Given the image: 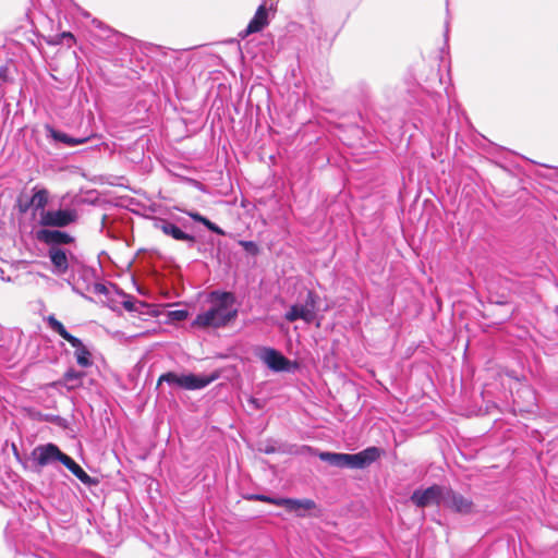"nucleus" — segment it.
<instances>
[{
    "instance_id": "f257e3e1",
    "label": "nucleus",
    "mask_w": 558,
    "mask_h": 558,
    "mask_svg": "<svg viewBox=\"0 0 558 558\" xmlns=\"http://www.w3.org/2000/svg\"><path fill=\"white\" fill-rule=\"evenodd\" d=\"M210 307L199 313L192 323L197 328H220L228 325L238 315L235 298L231 292L213 291L209 295Z\"/></svg>"
},
{
    "instance_id": "f03ea898",
    "label": "nucleus",
    "mask_w": 558,
    "mask_h": 558,
    "mask_svg": "<svg viewBox=\"0 0 558 558\" xmlns=\"http://www.w3.org/2000/svg\"><path fill=\"white\" fill-rule=\"evenodd\" d=\"M380 456L379 449L368 447L357 453H339L323 451L318 453L322 461L340 469H364L375 462Z\"/></svg>"
},
{
    "instance_id": "7ed1b4c3",
    "label": "nucleus",
    "mask_w": 558,
    "mask_h": 558,
    "mask_svg": "<svg viewBox=\"0 0 558 558\" xmlns=\"http://www.w3.org/2000/svg\"><path fill=\"white\" fill-rule=\"evenodd\" d=\"M46 322L51 330L57 332L75 349L74 354L76 362L81 367H89L93 364L92 354L89 350L83 344L81 339L68 332L63 324L59 322L53 315L48 316Z\"/></svg>"
},
{
    "instance_id": "20e7f679",
    "label": "nucleus",
    "mask_w": 558,
    "mask_h": 558,
    "mask_svg": "<svg viewBox=\"0 0 558 558\" xmlns=\"http://www.w3.org/2000/svg\"><path fill=\"white\" fill-rule=\"evenodd\" d=\"M216 378L217 376H205L195 374L178 375L175 373L169 372L162 374L159 377L158 385L166 381L169 385H174L186 390H198L207 387Z\"/></svg>"
},
{
    "instance_id": "39448f33",
    "label": "nucleus",
    "mask_w": 558,
    "mask_h": 558,
    "mask_svg": "<svg viewBox=\"0 0 558 558\" xmlns=\"http://www.w3.org/2000/svg\"><path fill=\"white\" fill-rule=\"evenodd\" d=\"M318 300L319 298L314 291L307 290L303 302L291 305L289 311L284 314V319L289 323H293L298 319H302L307 324L313 323L316 316Z\"/></svg>"
},
{
    "instance_id": "423d86ee",
    "label": "nucleus",
    "mask_w": 558,
    "mask_h": 558,
    "mask_svg": "<svg viewBox=\"0 0 558 558\" xmlns=\"http://www.w3.org/2000/svg\"><path fill=\"white\" fill-rule=\"evenodd\" d=\"M257 357L272 372H293L296 368V363L290 361L274 348H260Z\"/></svg>"
},
{
    "instance_id": "0eeeda50",
    "label": "nucleus",
    "mask_w": 558,
    "mask_h": 558,
    "mask_svg": "<svg viewBox=\"0 0 558 558\" xmlns=\"http://www.w3.org/2000/svg\"><path fill=\"white\" fill-rule=\"evenodd\" d=\"M77 213L75 209H48L39 214V225L43 227L64 228L75 222Z\"/></svg>"
},
{
    "instance_id": "6e6552de",
    "label": "nucleus",
    "mask_w": 558,
    "mask_h": 558,
    "mask_svg": "<svg viewBox=\"0 0 558 558\" xmlns=\"http://www.w3.org/2000/svg\"><path fill=\"white\" fill-rule=\"evenodd\" d=\"M277 0H265L256 10L246 28L240 33L242 38L263 31L269 24V12L275 13Z\"/></svg>"
},
{
    "instance_id": "1a4fd4ad",
    "label": "nucleus",
    "mask_w": 558,
    "mask_h": 558,
    "mask_svg": "<svg viewBox=\"0 0 558 558\" xmlns=\"http://www.w3.org/2000/svg\"><path fill=\"white\" fill-rule=\"evenodd\" d=\"M446 490V486L432 485L426 489H415L410 499L418 508H425L430 505L444 506Z\"/></svg>"
},
{
    "instance_id": "9d476101",
    "label": "nucleus",
    "mask_w": 558,
    "mask_h": 558,
    "mask_svg": "<svg viewBox=\"0 0 558 558\" xmlns=\"http://www.w3.org/2000/svg\"><path fill=\"white\" fill-rule=\"evenodd\" d=\"M33 458L36 464L40 468L62 461L65 453L54 444L39 445L33 450Z\"/></svg>"
},
{
    "instance_id": "9b49d317",
    "label": "nucleus",
    "mask_w": 558,
    "mask_h": 558,
    "mask_svg": "<svg viewBox=\"0 0 558 558\" xmlns=\"http://www.w3.org/2000/svg\"><path fill=\"white\" fill-rule=\"evenodd\" d=\"M444 506L460 514H471L474 511V504L471 499L447 487Z\"/></svg>"
},
{
    "instance_id": "f8f14e48",
    "label": "nucleus",
    "mask_w": 558,
    "mask_h": 558,
    "mask_svg": "<svg viewBox=\"0 0 558 558\" xmlns=\"http://www.w3.org/2000/svg\"><path fill=\"white\" fill-rule=\"evenodd\" d=\"M36 239L39 242L47 244L49 247H60L62 244H70L74 242V238L68 232L51 230L48 228L37 230Z\"/></svg>"
},
{
    "instance_id": "ddd939ff",
    "label": "nucleus",
    "mask_w": 558,
    "mask_h": 558,
    "mask_svg": "<svg viewBox=\"0 0 558 558\" xmlns=\"http://www.w3.org/2000/svg\"><path fill=\"white\" fill-rule=\"evenodd\" d=\"M156 227L161 230L166 235L171 236L174 240L178 241H185L190 243V246H193L196 242V239L194 235L185 233L183 230H181L177 225L161 219L156 223Z\"/></svg>"
},
{
    "instance_id": "4468645a",
    "label": "nucleus",
    "mask_w": 558,
    "mask_h": 558,
    "mask_svg": "<svg viewBox=\"0 0 558 558\" xmlns=\"http://www.w3.org/2000/svg\"><path fill=\"white\" fill-rule=\"evenodd\" d=\"M33 195L26 203L20 202V210L22 213L28 211L31 208H33L35 211L37 210H46L45 207L48 204V191L46 189H39L38 186H35L33 189Z\"/></svg>"
},
{
    "instance_id": "2eb2a0df",
    "label": "nucleus",
    "mask_w": 558,
    "mask_h": 558,
    "mask_svg": "<svg viewBox=\"0 0 558 558\" xmlns=\"http://www.w3.org/2000/svg\"><path fill=\"white\" fill-rule=\"evenodd\" d=\"M48 256L53 266V274L61 276L69 269V257L65 250L61 247H49Z\"/></svg>"
},
{
    "instance_id": "dca6fc26",
    "label": "nucleus",
    "mask_w": 558,
    "mask_h": 558,
    "mask_svg": "<svg viewBox=\"0 0 558 558\" xmlns=\"http://www.w3.org/2000/svg\"><path fill=\"white\" fill-rule=\"evenodd\" d=\"M61 463L83 484L93 485L96 483L70 456L64 454Z\"/></svg>"
},
{
    "instance_id": "f3484780",
    "label": "nucleus",
    "mask_w": 558,
    "mask_h": 558,
    "mask_svg": "<svg viewBox=\"0 0 558 558\" xmlns=\"http://www.w3.org/2000/svg\"><path fill=\"white\" fill-rule=\"evenodd\" d=\"M47 132L52 140H54L56 142L63 143L69 147L85 144L89 140V137H72L66 133L58 131L51 126H47Z\"/></svg>"
},
{
    "instance_id": "a211bd4d",
    "label": "nucleus",
    "mask_w": 558,
    "mask_h": 558,
    "mask_svg": "<svg viewBox=\"0 0 558 558\" xmlns=\"http://www.w3.org/2000/svg\"><path fill=\"white\" fill-rule=\"evenodd\" d=\"M280 507H286L289 511L301 513V510H311L315 507V502L311 499H291V498H281Z\"/></svg>"
},
{
    "instance_id": "6ab92c4d",
    "label": "nucleus",
    "mask_w": 558,
    "mask_h": 558,
    "mask_svg": "<svg viewBox=\"0 0 558 558\" xmlns=\"http://www.w3.org/2000/svg\"><path fill=\"white\" fill-rule=\"evenodd\" d=\"M83 377H84L83 372H78L73 368H70L64 374L63 381L69 390H73V389L78 388L82 385Z\"/></svg>"
},
{
    "instance_id": "aec40b11",
    "label": "nucleus",
    "mask_w": 558,
    "mask_h": 558,
    "mask_svg": "<svg viewBox=\"0 0 558 558\" xmlns=\"http://www.w3.org/2000/svg\"><path fill=\"white\" fill-rule=\"evenodd\" d=\"M194 221L199 222L204 225L208 230L219 234L225 235V231L218 227L216 223L211 222L209 219H207L205 216L201 215L197 211H187L186 213Z\"/></svg>"
},
{
    "instance_id": "412c9836",
    "label": "nucleus",
    "mask_w": 558,
    "mask_h": 558,
    "mask_svg": "<svg viewBox=\"0 0 558 558\" xmlns=\"http://www.w3.org/2000/svg\"><path fill=\"white\" fill-rule=\"evenodd\" d=\"M122 305L128 312H140V307L143 306V303L125 295V300L122 302Z\"/></svg>"
},
{
    "instance_id": "4be33fe9",
    "label": "nucleus",
    "mask_w": 558,
    "mask_h": 558,
    "mask_svg": "<svg viewBox=\"0 0 558 558\" xmlns=\"http://www.w3.org/2000/svg\"><path fill=\"white\" fill-rule=\"evenodd\" d=\"M248 499L264 501V502H268V504H271V505H275V506H280V499L281 498H274V497H269V496H266V495L256 494V495H251L248 497Z\"/></svg>"
},
{
    "instance_id": "5701e85b",
    "label": "nucleus",
    "mask_w": 558,
    "mask_h": 558,
    "mask_svg": "<svg viewBox=\"0 0 558 558\" xmlns=\"http://www.w3.org/2000/svg\"><path fill=\"white\" fill-rule=\"evenodd\" d=\"M168 316L173 322H182L187 318L189 312L186 310H174L169 312Z\"/></svg>"
},
{
    "instance_id": "b1692460",
    "label": "nucleus",
    "mask_w": 558,
    "mask_h": 558,
    "mask_svg": "<svg viewBox=\"0 0 558 558\" xmlns=\"http://www.w3.org/2000/svg\"><path fill=\"white\" fill-rule=\"evenodd\" d=\"M241 246L251 254H256L258 252V247L253 241H241Z\"/></svg>"
},
{
    "instance_id": "393cba45",
    "label": "nucleus",
    "mask_w": 558,
    "mask_h": 558,
    "mask_svg": "<svg viewBox=\"0 0 558 558\" xmlns=\"http://www.w3.org/2000/svg\"><path fill=\"white\" fill-rule=\"evenodd\" d=\"M248 402H250V404H252V405L254 407V409H256V410H260V409L264 407L263 402H262L259 399H256V398H253V397H251V398L248 399Z\"/></svg>"
},
{
    "instance_id": "a878e982",
    "label": "nucleus",
    "mask_w": 558,
    "mask_h": 558,
    "mask_svg": "<svg viewBox=\"0 0 558 558\" xmlns=\"http://www.w3.org/2000/svg\"><path fill=\"white\" fill-rule=\"evenodd\" d=\"M62 37L66 39L69 46L74 43V36L71 33H63Z\"/></svg>"
},
{
    "instance_id": "bb28decb",
    "label": "nucleus",
    "mask_w": 558,
    "mask_h": 558,
    "mask_svg": "<svg viewBox=\"0 0 558 558\" xmlns=\"http://www.w3.org/2000/svg\"><path fill=\"white\" fill-rule=\"evenodd\" d=\"M95 290H96V292L105 293L106 292V287L102 286V284H96Z\"/></svg>"
},
{
    "instance_id": "cd10ccee",
    "label": "nucleus",
    "mask_w": 558,
    "mask_h": 558,
    "mask_svg": "<svg viewBox=\"0 0 558 558\" xmlns=\"http://www.w3.org/2000/svg\"><path fill=\"white\" fill-rule=\"evenodd\" d=\"M93 24L98 27V28H102L104 27V24L101 21L97 20V19H94L93 20Z\"/></svg>"
},
{
    "instance_id": "c85d7f7f",
    "label": "nucleus",
    "mask_w": 558,
    "mask_h": 558,
    "mask_svg": "<svg viewBox=\"0 0 558 558\" xmlns=\"http://www.w3.org/2000/svg\"><path fill=\"white\" fill-rule=\"evenodd\" d=\"M524 392L531 395V397L534 399L533 392L529 388L524 389Z\"/></svg>"
}]
</instances>
